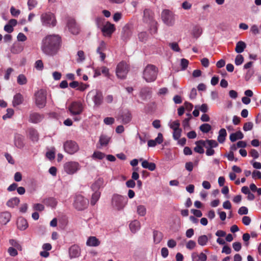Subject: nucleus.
Segmentation results:
<instances>
[{
  "label": "nucleus",
  "mask_w": 261,
  "mask_h": 261,
  "mask_svg": "<svg viewBox=\"0 0 261 261\" xmlns=\"http://www.w3.org/2000/svg\"><path fill=\"white\" fill-rule=\"evenodd\" d=\"M61 42V38L58 35H49L42 41L41 49L46 54H50L57 49Z\"/></svg>",
  "instance_id": "obj_1"
},
{
  "label": "nucleus",
  "mask_w": 261,
  "mask_h": 261,
  "mask_svg": "<svg viewBox=\"0 0 261 261\" xmlns=\"http://www.w3.org/2000/svg\"><path fill=\"white\" fill-rule=\"evenodd\" d=\"M158 72L155 66L148 64L144 69L143 78L148 83L154 82L157 77Z\"/></svg>",
  "instance_id": "obj_2"
},
{
  "label": "nucleus",
  "mask_w": 261,
  "mask_h": 261,
  "mask_svg": "<svg viewBox=\"0 0 261 261\" xmlns=\"http://www.w3.org/2000/svg\"><path fill=\"white\" fill-rule=\"evenodd\" d=\"M47 91L44 89H40L35 92L34 100L35 105L39 108H43L46 103Z\"/></svg>",
  "instance_id": "obj_3"
},
{
  "label": "nucleus",
  "mask_w": 261,
  "mask_h": 261,
  "mask_svg": "<svg viewBox=\"0 0 261 261\" xmlns=\"http://www.w3.org/2000/svg\"><path fill=\"white\" fill-rule=\"evenodd\" d=\"M127 202L126 197L120 195L114 194L112 199L113 207L118 211L122 210Z\"/></svg>",
  "instance_id": "obj_4"
},
{
  "label": "nucleus",
  "mask_w": 261,
  "mask_h": 261,
  "mask_svg": "<svg viewBox=\"0 0 261 261\" xmlns=\"http://www.w3.org/2000/svg\"><path fill=\"white\" fill-rule=\"evenodd\" d=\"M40 19L43 25L54 27L56 24V19L54 14L50 12L43 13L41 15Z\"/></svg>",
  "instance_id": "obj_5"
},
{
  "label": "nucleus",
  "mask_w": 261,
  "mask_h": 261,
  "mask_svg": "<svg viewBox=\"0 0 261 261\" xmlns=\"http://www.w3.org/2000/svg\"><path fill=\"white\" fill-rule=\"evenodd\" d=\"M63 149L69 154H74L80 150L79 144L74 141L67 140L63 143Z\"/></svg>",
  "instance_id": "obj_6"
},
{
  "label": "nucleus",
  "mask_w": 261,
  "mask_h": 261,
  "mask_svg": "<svg viewBox=\"0 0 261 261\" xmlns=\"http://www.w3.org/2000/svg\"><path fill=\"white\" fill-rule=\"evenodd\" d=\"M63 168L67 174L72 175L80 170L81 166L77 162L70 161L64 164Z\"/></svg>",
  "instance_id": "obj_7"
},
{
  "label": "nucleus",
  "mask_w": 261,
  "mask_h": 261,
  "mask_svg": "<svg viewBox=\"0 0 261 261\" xmlns=\"http://www.w3.org/2000/svg\"><path fill=\"white\" fill-rule=\"evenodd\" d=\"M101 31L105 37L111 38L112 34L116 31V27L115 24L109 21H107L102 27Z\"/></svg>",
  "instance_id": "obj_8"
},
{
  "label": "nucleus",
  "mask_w": 261,
  "mask_h": 261,
  "mask_svg": "<svg viewBox=\"0 0 261 261\" xmlns=\"http://www.w3.org/2000/svg\"><path fill=\"white\" fill-rule=\"evenodd\" d=\"M87 200L82 195H77L74 198L73 206L78 211L85 208L87 205Z\"/></svg>",
  "instance_id": "obj_9"
},
{
  "label": "nucleus",
  "mask_w": 261,
  "mask_h": 261,
  "mask_svg": "<svg viewBox=\"0 0 261 261\" xmlns=\"http://www.w3.org/2000/svg\"><path fill=\"white\" fill-rule=\"evenodd\" d=\"M83 106L80 101H73L69 107L68 110L71 115H80L83 111Z\"/></svg>",
  "instance_id": "obj_10"
},
{
  "label": "nucleus",
  "mask_w": 261,
  "mask_h": 261,
  "mask_svg": "<svg viewBox=\"0 0 261 261\" xmlns=\"http://www.w3.org/2000/svg\"><path fill=\"white\" fill-rule=\"evenodd\" d=\"M163 22L168 25H172L174 22L173 13L169 10H164L161 14Z\"/></svg>",
  "instance_id": "obj_11"
},
{
  "label": "nucleus",
  "mask_w": 261,
  "mask_h": 261,
  "mask_svg": "<svg viewBox=\"0 0 261 261\" xmlns=\"http://www.w3.org/2000/svg\"><path fill=\"white\" fill-rule=\"evenodd\" d=\"M116 72L118 77L122 79L125 78L128 72L127 64L124 62H120L117 65Z\"/></svg>",
  "instance_id": "obj_12"
},
{
  "label": "nucleus",
  "mask_w": 261,
  "mask_h": 261,
  "mask_svg": "<svg viewBox=\"0 0 261 261\" xmlns=\"http://www.w3.org/2000/svg\"><path fill=\"white\" fill-rule=\"evenodd\" d=\"M66 27L68 31L73 35H77L80 32V27L73 19L68 20Z\"/></svg>",
  "instance_id": "obj_13"
},
{
  "label": "nucleus",
  "mask_w": 261,
  "mask_h": 261,
  "mask_svg": "<svg viewBox=\"0 0 261 261\" xmlns=\"http://www.w3.org/2000/svg\"><path fill=\"white\" fill-rule=\"evenodd\" d=\"M69 255L70 258L78 257L81 255V248L76 245H73L69 249Z\"/></svg>",
  "instance_id": "obj_14"
},
{
  "label": "nucleus",
  "mask_w": 261,
  "mask_h": 261,
  "mask_svg": "<svg viewBox=\"0 0 261 261\" xmlns=\"http://www.w3.org/2000/svg\"><path fill=\"white\" fill-rule=\"evenodd\" d=\"M199 143L206 149L211 148H216L218 146V142L215 140H200Z\"/></svg>",
  "instance_id": "obj_15"
},
{
  "label": "nucleus",
  "mask_w": 261,
  "mask_h": 261,
  "mask_svg": "<svg viewBox=\"0 0 261 261\" xmlns=\"http://www.w3.org/2000/svg\"><path fill=\"white\" fill-rule=\"evenodd\" d=\"M163 142V135L159 133L158 137L154 140H149L148 141L147 145L148 147H155L157 144H160Z\"/></svg>",
  "instance_id": "obj_16"
},
{
  "label": "nucleus",
  "mask_w": 261,
  "mask_h": 261,
  "mask_svg": "<svg viewBox=\"0 0 261 261\" xmlns=\"http://www.w3.org/2000/svg\"><path fill=\"white\" fill-rule=\"evenodd\" d=\"M132 31L129 28V27L127 25H125L122 29L121 33V39L123 40L126 41L128 39H129L132 36Z\"/></svg>",
  "instance_id": "obj_17"
},
{
  "label": "nucleus",
  "mask_w": 261,
  "mask_h": 261,
  "mask_svg": "<svg viewBox=\"0 0 261 261\" xmlns=\"http://www.w3.org/2000/svg\"><path fill=\"white\" fill-rule=\"evenodd\" d=\"M153 18V16L152 11L149 9H145L144 11V21L146 23H152V21H154Z\"/></svg>",
  "instance_id": "obj_18"
},
{
  "label": "nucleus",
  "mask_w": 261,
  "mask_h": 261,
  "mask_svg": "<svg viewBox=\"0 0 261 261\" xmlns=\"http://www.w3.org/2000/svg\"><path fill=\"white\" fill-rule=\"evenodd\" d=\"M20 203V199L17 197L10 198L6 202V205L10 208H15Z\"/></svg>",
  "instance_id": "obj_19"
},
{
  "label": "nucleus",
  "mask_w": 261,
  "mask_h": 261,
  "mask_svg": "<svg viewBox=\"0 0 261 261\" xmlns=\"http://www.w3.org/2000/svg\"><path fill=\"white\" fill-rule=\"evenodd\" d=\"M97 95L98 91L96 90H92L89 92L87 95V99L90 101L93 102L95 105L97 103Z\"/></svg>",
  "instance_id": "obj_20"
},
{
  "label": "nucleus",
  "mask_w": 261,
  "mask_h": 261,
  "mask_svg": "<svg viewBox=\"0 0 261 261\" xmlns=\"http://www.w3.org/2000/svg\"><path fill=\"white\" fill-rule=\"evenodd\" d=\"M11 218V215L9 212H3L0 214V223L3 224H6L10 221Z\"/></svg>",
  "instance_id": "obj_21"
},
{
  "label": "nucleus",
  "mask_w": 261,
  "mask_h": 261,
  "mask_svg": "<svg viewBox=\"0 0 261 261\" xmlns=\"http://www.w3.org/2000/svg\"><path fill=\"white\" fill-rule=\"evenodd\" d=\"M17 225L18 228L20 230H24L29 226L27 221L23 218H19L18 219Z\"/></svg>",
  "instance_id": "obj_22"
},
{
  "label": "nucleus",
  "mask_w": 261,
  "mask_h": 261,
  "mask_svg": "<svg viewBox=\"0 0 261 261\" xmlns=\"http://www.w3.org/2000/svg\"><path fill=\"white\" fill-rule=\"evenodd\" d=\"M43 118V115L36 113H32L30 116V120L35 123L40 122Z\"/></svg>",
  "instance_id": "obj_23"
},
{
  "label": "nucleus",
  "mask_w": 261,
  "mask_h": 261,
  "mask_svg": "<svg viewBox=\"0 0 261 261\" xmlns=\"http://www.w3.org/2000/svg\"><path fill=\"white\" fill-rule=\"evenodd\" d=\"M122 122L124 124H127L129 123L132 120V114L128 111H125L123 112L121 116Z\"/></svg>",
  "instance_id": "obj_24"
},
{
  "label": "nucleus",
  "mask_w": 261,
  "mask_h": 261,
  "mask_svg": "<svg viewBox=\"0 0 261 261\" xmlns=\"http://www.w3.org/2000/svg\"><path fill=\"white\" fill-rule=\"evenodd\" d=\"M244 137L243 134L239 130L235 133H232L229 136L230 140L232 142H235L237 139H242Z\"/></svg>",
  "instance_id": "obj_25"
},
{
  "label": "nucleus",
  "mask_w": 261,
  "mask_h": 261,
  "mask_svg": "<svg viewBox=\"0 0 261 261\" xmlns=\"http://www.w3.org/2000/svg\"><path fill=\"white\" fill-rule=\"evenodd\" d=\"M227 136V133L224 128H221L219 131V135L217 138V140L220 143L224 142Z\"/></svg>",
  "instance_id": "obj_26"
},
{
  "label": "nucleus",
  "mask_w": 261,
  "mask_h": 261,
  "mask_svg": "<svg viewBox=\"0 0 261 261\" xmlns=\"http://www.w3.org/2000/svg\"><path fill=\"white\" fill-rule=\"evenodd\" d=\"M246 47V43L244 41H239L236 44L235 51L236 53L240 54L244 51V50Z\"/></svg>",
  "instance_id": "obj_27"
},
{
  "label": "nucleus",
  "mask_w": 261,
  "mask_h": 261,
  "mask_svg": "<svg viewBox=\"0 0 261 261\" xmlns=\"http://www.w3.org/2000/svg\"><path fill=\"white\" fill-rule=\"evenodd\" d=\"M142 166L144 168L148 169L150 171H154L156 168V165L154 163L148 162L147 160H144L142 162Z\"/></svg>",
  "instance_id": "obj_28"
},
{
  "label": "nucleus",
  "mask_w": 261,
  "mask_h": 261,
  "mask_svg": "<svg viewBox=\"0 0 261 261\" xmlns=\"http://www.w3.org/2000/svg\"><path fill=\"white\" fill-rule=\"evenodd\" d=\"M140 228V223L138 220H134L129 224V228L130 231L135 233Z\"/></svg>",
  "instance_id": "obj_29"
},
{
  "label": "nucleus",
  "mask_w": 261,
  "mask_h": 261,
  "mask_svg": "<svg viewBox=\"0 0 261 261\" xmlns=\"http://www.w3.org/2000/svg\"><path fill=\"white\" fill-rule=\"evenodd\" d=\"M86 245L89 247H95L98 245V240L95 237H90L86 241Z\"/></svg>",
  "instance_id": "obj_30"
},
{
  "label": "nucleus",
  "mask_w": 261,
  "mask_h": 261,
  "mask_svg": "<svg viewBox=\"0 0 261 261\" xmlns=\"http://www.w3.org/2000/svg\"><path fill=\"white\" fill-rule=\"evenodd\" d=\"M23 98L22 96L20 94H16L13 98V106L16 107L22 103Z\"/></svg>",
  "instance_id": "obj_31"
},
{
  "label": "nucleus",
  "mask_w": 261,
  "mask_h": 261,
  "mask_svg": "<svg viewBox=\"0 0 261 261\" xmlns=\"http://www.w3.org/2000/svg\"><path fill=\"white\" fill-rule=\"evenodd\" d=\"M110 139L111 137L108 135L102 134L99 138V142L101 146H106L108 144Z\"/></svg>",
  "instance_id": "obj_32"
},
{
  "label": "nucleus",
  "mask_w": 261,
  "mask_h": 261,
  "mask_svg": "<svg viewBox=\"0 0 261 261\" xmlns=\"http://www.w3.org/2000/svg\"><path fill=\"white\" fill-rule=\"evenodd\" d=\"M15 145L19 148L23 147L24 145L23 139L20 135H16L14 140Z\"/></svg>",
  "instance_id": "obj_33"
},
{
  "label": "nucleus",
  "mask_w": 261,
  "mask_h": 261,
  "mask_svg": "<svg viewBox=\"0 0 261 261\" xmlns=\"http://www.w3.org/2000/svg\"><path fill=\"white\" fill-rule=\"evenodd\" d=\"M192 257L193 259V261L196 258V257L198 258V259L197 261H206L207 260V256L203 252L200 253L199 254H197L196 253H193L192 255Z\"/></svg>",
  "instance_id": "obj_34"
},
{
  "label": "nucleus",
  "mask_w": 261,
  "mask_h": 261,
  "mask_svg": "<svg viewBox=\"0 0 261 261\" xmlns=\"http://www.w3.org/2000/svg\"><path fill=\"white\" fill-rule=\"evenodd\" d=\"M163 234L162 232L155 230L153 231L154 242L155 244L159 243L162 240Z\"/></svg>",
  "instance_id": "obj_35"
},
{
  "label": "nucleus",
  "mask_w": 261,
  "mask_h": 261,
  "mask_svg": "<svg viewBox=\"0 0 261 261\" xmlns=\"http://www.w3.org/2000/svg\"><path fill=\"white\" fill-rule=\"evenodd\" d=\"M199 142L200 140L195 142L196 146L194 148V151L199 154H203L204 152V150L203 148V146Z\"/></svg>",
  "instance_id": "obj_36"
},
{
  "label": "nucleus",
  "mask_w": 261,
  "mask_h": 261,
  "mask_svg": "<svg viewBox=\"0 0 261 261\" xmlns=\"http://www.w3.org/2000/svg\"><path fill=\"white\" fill-rule=\"evenodd\" d=\"M208 238L206 235H202L198 238V243L201 246H205L208 242Z\"/></svg>",
  "instance_id": "obj_37"
},
{
  "label": "nucleus",
  "mask_w": 261,
  "mask_h": 261,
  "mask_svg": "<svg viewBox=\"0 0 261 261\" xmlns=\"http://www.w3.org/2000/svg\"><path fill=\"white\" fill-rule=\"evenodd\" d=\"M199 128L203 133H207L211 130L212 126L208 123H204L200 126Z\"/></svg>",
  "instance_id": "obj_38"
},
{
  "label": "nucleus",
  "mask_w": 261,
  "mask_h": 261,
  "mask_svg": "<svg viewBox=\"0 0 261 261\" xmlns=\"http://www.w3.org/2000/svg\"><path fill=\"white\" fill-rule=\"evenodd\" d=\"M137 213L140 216H144L146 213V209L145 206L140 205L137 206Z\"/></svg>",
  "instance_id": "obj_39"
},
{
  "label": "nucleus",
  "mask_w": 261,
  "mask_h": 261,
  "mask_svg": "<svg viewBox=\"0 0 261 261\" xmlns=\"http://www.w3.org/2000/svg\"><path fill=\"white\" fill-rule=\"evenodd\" d=\"M14 114V110L12 109H8L6 114L3 116V119L6 120L7 119L11 118Z\"/></svg>",
  "instance_id": "obj_40"
},
{
  "label": "nucleus",
  "mask_w": 261,
  "mask_h": 261,
  "mask_svg": "<svg viewBox=\"0 0 261 261\" xmlns=\"http://www.w3.org/2000/svg\"><path fill=\"white\" fill-rule=\"evenodd\" d=\"M181 132H182L181 129L180 128L178 129L174 130L173 133V139L175 140H179V139L181 136Z\"/></svg>",
  "instance_id": "obj_41"
},
{
  "label": "nucleus",
  "mask_w": 261,
  "mask_h": 261,
  "mask_svg": "<svg viewBox=\"0 0 261 261\" xmlns=\"http://www.w3.org/2000/svg\"><path fill=\"white\" fill-rule=\"evenodd\" d=\"M179 126L180 122L178 120L173 121L169 124L170 127L173 130L179 128Z\"/></svg>",
  "instance_id": "obj_42"
},
{
  "label": "nucleus",
  "mask_w": 261,
  "mask_h": 261,
  "mask_svg": "<svg viewBox=\"0 0 261 261\" xmlns=\"http://www.w3.org/2000/svg\"><path fill=\"white\" fill-rule=\"evenodd\" d=\"M244 62V57L241 55H238L235 59V64L236 65L239 66L241 65Z\"/></svg>",
  "instance_id": "obj_43"
},
{
  "label": "nucleus",
  "mask_w": 261,
  "mask_h": 261,
  "mask_svg": "<svg viewBox=\"0 0 261 261\" xmlns=\"http://www.w3.org/2000/svg\"><path fill=\"white\" fill-rule=\"evenodd\" d=\"M10 244L13 246L12 247L16 248L19 250H22V247L16 241L14 240H11L9 241Z\"/></svg>",
  "instance_id": "obj_44"
},
{
  "label": "nucleus",
  "mask_w": 261,
  "mask_h": 261,
  "mask_svg": "<svg viewBox=\"0 0 261 261\" xmlns=\"http://www.w3.org/2000/svg\"><path fill=\"white\" fill-rule=\"evenodd\" d=\"M35 67L37 70L41 71L43 69V64L41 60H38L35 63Z\"/></svg>",
  "instance_id": "obj_45"
},
{
  "label": "nucleus",
  "mask_w": 261,
  "mask_h": 261,
  "mask_svg": "<svg viewBox=\"0 0 261 261\" xmlns=\"http://www.w3.org/2000/svg\"><path fill=\"white\" fill-rule=\"evenodd\" d=\"M33 209L35 211L41 212L44 210V206L40 203H35L32 206Z\"/></svg>",
  "instance_id": "obj_46"
},
{
  "label": "nucleus",
  "mask_w": 261,
  "mask_h": 261,
  "mask_svg": "<svg viewBox=\"0 0 261 261\" xmlns=\"http://www.w3.org/2000/svg\"><path fill=\"white\" fill-rule=\"evenodd\" d=\"M138 38L140 41L143 42L147 39L148 35L146 32H142L138 34Z\"/></svg>",
  "instance_id": "obj_47"
},
{
  "label": "nucleus",
  "mask_w": 261,
  "mask_h": 261,
  "mask_svg": "<svg viewBox=\"0 0 261 261\" xmlns=\"http://www.w3.org/2000/svg\"><path fill=\"white\" fill-rule=\"evenodd\" d=\"M253 124L252 122H248L244 123L243 126V130L245 132L250 130L252 129Z\"/></svg>",
  "instance_id": "obj_48"
},
{
  "label": "nucleus",
  "mask_w": 261,
  "mask_h": 261,
  "mask_svg": "<svg viewBox=\"0 0 261 261\" xmlns=\"http://www.w3.org/2000/svg\"><path fill=\"white\" fill-rule=\"evenodd\" d=\"M16 248L12 247H9L8 249V252L11 256H16L18 254V252Z\"/></svg>",
  "instance_id": "obj_49"
},
{
  "label": "nucleus",
  "mask_w": 261,
  "mask_h": 261,
  "mask_svg": "<svg viewBox=\"0 0 261 261\" xmlns=\"http://www.w3.org/2000/svg\"><path fill=\"white\" fill-rule=\"evenodd\" d=\"M37 5V1L36 0H28V6L30 10L34 8Z\"/></svg>",
  "instance_id": "obj_50"
},
{
  "label": "nucleus",
  "mask_w": 261,
  "mask_h": 261,
  "mask_svg": "<svg viewBox=\"0 0 261 261\" xmlns=\"http://www.w3.org/2000/svg\"><path fill=\"white\" fill-rule=\"evenodd\" d=\"M17 82L20 85L25 84L27 83V79L23 74L19 75L17 77Z\"/></svg>",
  "instance_id": "obj_51"
},
{
  "label": "nucleus",
  "mask_w": 261,
  "mask_h": 261,
  "mask_svg": "<svg viewBox=\"0 0 261 261\" xmlns=\"http://www.w3.org/2000/svg\"><path fill=\"white\" fill-rule=\"evenodd\" d=\"M169 46L171 47V48L176 52H178L180 51V48L178 45V43L176 42H172L170 43L169 44Z\"/></svg>",
  "instance_id": "obj_52"
},
{
  "label": "nucleus",
  "mask_w": 261,
  "mask_h": 261,
  "mask_svg": "<svg viewBox=\"0 0 261 261\" xmlns=\"http://www.w3.org/2000/svg\"><path fill=\"white\" fill-rule=\"evenodd\" d=\"M196 245V242L193 240H190L186 244V248L189 250H192Z\"/></svg>",
  "instance_id": "obj_53"
},
{
  "label": "nucleus",
  "mask_w": 261,
  "mask_h": 261,
  "mask_svg": "<svg viewBox=\"0 0 261 261\" xmlns=\"http://www.w3.org/2000/svg\"><path fill=\"white\" fill-rule=\"evenodd\" d=\"M28 209V204L26 203H22L20 205L19 211L21 213H25Z\"/></svg>",
  "instance_id": "obj_54"
},
{
  "label": "nucleus",
  "mask_w": 261,
  "mask_h": 261,
  "mask_svg": "<svg viewBox=\"0 0 261 261\" xmlns=\"http://www.w3.org/2000/svg\"><path fill=\"white\" fill-rule=\"evenodd\" d=\"M77 61L78 62H82L85 60V55H84V53L83 51H82V50L79 51L77 52Z\"/></svg>",
  "instance_id": "obj_55"
},
{
  "label": "nucleus",
  "mask_w": 261,
  "mask_h": 261,
  "mask_svg": "<svg viewBox=\"0 0 261 261\" xmlns=\"http://www.w3.org/2000/svg\"><path fill=\"white\" fill-rule=\"evenodd\" d=\"M189 65V61L186 59H181L180 61V65L181 66V69L182 70H185L188 67V66Z\"/></svg>",
  "instance_id": "obj_56"
},
{
  "label": "nucleus",
  "mask_w": 261,
  "mask_h": 261,
  "mask_svg": "<svg viewBox=\"0 0 261 261\" xmlns=\"http://www.w3.org/2000/svg\"><path fill=\"white\" fill-rule=\"evenodd\" d=\"M188 115L189 116V117L185 119L182 121V126L185 129L188 127H189L190 124L189 121L192 117V116L190 114H188Z\"/></svg>",
  "instance_id": "obj_57"
},
{
  "label": "nucleus",
  "mask_w": 261,
  "mask_h": 261,
  "mask_svg": "<svg viewBox=\"0 0 261 261\" xmlns=\"http://www.w3.org/2000/svg\"><path fill=\"white\" fill-rule=\"evenodd\" d=\"M202 33V29L199 27H196L193 30V34L195 37L198 38Z\"/></svg>",
  "instance_id": "obj_58"
},
{
  "label": "nucleus",
  "mask_w": 261,
  "mask_h": 261,
  "mask_svg": "<svg viewBox=\"0 0 261 261\" xmlns=\"http://www.w3.org/2000/svg\"><path fill=\"white\" fill-rule=\"evenodd\" d=\"M10 13L12 16L17 17L20 14V11L19 10L16 9L14 7H11Z\"/></svg>",
  "instance_id": "obj_59"
},
{
  "label": "nucleus",
  "mask_w": 261,
  "mask_h": 261,
  "mask_svg": "<svg viewBox=\"0 0 261 261\" xmlns=\"http://www.w3.org/2000/svg\"><path fill=\"white\" fill-rule=\"evenodd\" d=\"M151 25V28H150V32L151 34H155L157 33L158 28L156 25L157 22L155 21H152V23H150Z\"/></svg>",
  "instance_id": "obj_60"
},
{
  "label": "nucleus",
  "mask_w": 261,
  "mask_h": 261,
  "mask_svg": "<svg viewBox=\"0 0 261 261\" xmlns=\"http://www.w3.org/2000/svg\"><path fill=\"white\" fill-rule=\"evenodd\" d=\"M17 39L18 41L24 42L27 40V37L23 33H19L17 36Z\"/></svg>",
  "instance_id": "obj_61"
},
{
  "label": "nucleus",
  "mask_w": 261,
  "mask_h": 261,
  "mask_svg": "<svg viewBox=\"0 0 261 261\" xmlns=\"http://www.w3.org/2000/svg\"><path fill=\"white\" fill-rule=\"evenodd\" d=\"M101 72L102 74H103L105 76H107L108 77H110V74L109 73V69L105 66H103L101 68Z\"/></svg>",
  "instance_id": "obj_62"
},
{
  "label": "nucleus",
  "mask_w": 261,
  "mask_h": 261,
  "mask_svg": "<svg viewBox=\"0 0 261 261\" xmlns=\"http://www.w3.org/2000/svg\"><path fill=\"white\" fill-rule=\"evenodd\" d=\"M232 247L235 251H239L241 249V248H242L241 243L240 242H234L232 244Z\"/></svg>",
  "instance_id": "obj_63"
},
{
  "label": "nucleus",
  "mask_w": 261,
  "mask_h": 261,
  "mask_svg": "<svg viewBox=\"0 0 261 261\" xmlns=\"http://www.w3.org/2000/svg\"><path fill=\"white\" fill-rule=\"evenodd\" d=\"M104 123L107 125H111L114 123L115 120L113 117H106L104 119Z\"/></svg>",
  "instance_id": "obj_64"
}]
</instances>
